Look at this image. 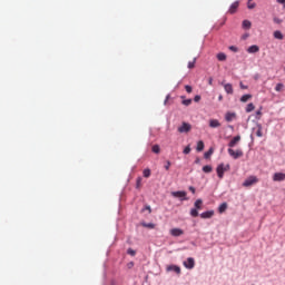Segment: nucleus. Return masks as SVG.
Listing matches in <instances>:
<instances>
[{
    "label": "nucleus",
    "instance_id": "c756f323",
    "mask_svg": "<svg viewBox=\"0 0 285 285\" xmlns=\"http://www.w3.org/2000/svg\"><path fill=\"white\" fill-rule=\"evenodd\" d=\"M142 176H144L146 179H148V177H150V168L144 169Z\"/></svg>",
    "mask_w": 285,
    "mask_h": 285
},
{
    "label": "nucleus",
    "instance_id": "2eb2a0df",
    "mask_svg": "<svg viewBox=\"0 0 285 285\" xmlns=\"http://www.w3.org/2000/svg\"><path fill=\"white\" fill-rule=\"evenodd\" d=\"M222 86H224V90L227 95H233V85L222 82Z\"/></svg>",
    "mask_w": 285,
    "mask_h": 285
},
{
    "label": "nucleus",
    "instance_id": "79ce46f5",
    "mask_svg": "<svg viewBox=\"0 0 285 285\" xmlns=\"http://www.w3.org/2000/svg\"><path fill=\"white\" fill-rule=\"evenodd\" d=\"M142 210H148L149 214L153 213L150 205H146Z\"/></svg>",
    "mask_w": 285,
    "mask_h": 285
},
{
    "label": "nucleus",
    "instance_id": "a878e982",
    "mask_svg": "<svg viewBox=\"0 0 285 285\" xmlns=\"http://www.w3.org/2000/svg\"><path fill=\"white\" fill-rule=\"evenodd\" d=\"M203 173H206V174L213 173V166H210V165L204 166L203 167Z\"/></svg>",
    "mask_w": 285,
    "mask_h": 285
},
{
    "label": "nucleus",
    "instance_id": "4d7b16f0",
    "mask_svg": "<svg viewBox=\"0 0 285 285\" xmlns=\"http://www.w3.org/2000/svg\"><path fill=\"white\" fill-rule=\"evenodd\" d=\"M129 266H134V263H129Z\"/></svg>",
    "mask_w": 285,
    "mask_h": 285
},
{
    "label": "nucleus",
    "instance_id": "423d86ee",
    "mask_svg": "<svg viewBox=\"0 0 285 285\" xmlns=\"http://www.w3.org/2000/svg\"><path fill=\"white\" fill-rule=\"evenodd\" d=\"M253 184H257L256 176H249L247 179L244 180L243 186L245 188H248V187L253 186Z\"/></svg>",
    "mask_w": 285,
    "mask_h": 285
},
{
    "label": "nucleus",
    "instance_id": "6e6552de",
    "mask_svg": "<svg viewBox=\"0 0 285 285\" xmlns=\"http://www.w3.org/2000/svg\"><path fill=\"white\" fill-rule=\"evenodd\" d=\"M190 124L188 122H183L180 127H178V132H190Z\"/></svg>",
    "mask_w": 285,
    "mask_h": 285
},
{
    "label": "nucleus",
    "instance_id": "f704fd0d",
    "mask_svg": "<svg viewBox=\"0 0 285 285\" xmlns=\"http://www.w3.org/2000/svg\"><path fill=\"white\" fill-rule=\"evenodd\" d=\"M282 88H284L283 83H277L275 87L276 92H281Z\"/></svg>",
    "mask_w": 285,
    "mask_h": 285
},
{
    "label": "nucleus",
    "instance_id": "bf43d9fd",
    "mask_svg": "<svg viewBox=\"0 0 285 285\" xmlns=\"http://www.w3.org/2000/svg\"><path fill=\"white\" fill-rule=\"evenodd\" d=\"M250 1H253V0H248V3H250Z\"/></svg>",
    "mask_w": 285,
    "mask_h": 285
},
{
    "label": "nucleus",
    "instance_id": "603ef678",
    "mask_svg": "<svg viewBox=\"0 0 285 285\" xmlns=\"http://www.w3.org/2000/svg\"><path fill=\"white\" fill-rule=\"evenodd\" d=\"M224 99V96L219 95L218 96V101H222Z\"/></svg>",
    "mask_w": 285,
    "mask_h": 285
},
{
    "label": "nucleus",
    "instance_id": "473e14b6",
    "mask_svg": "<svg viewBox=\"0 0 285 285\" xmlns=\"http://www.w3.org/2000/svg\"><path fill=\"white\" fill-rule=\"evenodd\" d=\"M193 104V99H184L183 106H190Z\"/></svg>",
    "mask_w": 285,
    "mask_h": 285
},
{
    "label": "nucleus",
    "instance_id": "f3484780",
    "mask_svg": "<svg viewBox=\"0 0 285 285\" xmlns=\"http://www.w3.org/2000/svg\"><path fill=\"white\" fill-rule=\"evenodd\" d=\"M219 126H222V122H219V120L217 119L209 120V128H219Z\"/></svg>",
    "mask_w": 285,
    "mask_h": 285
},
{
    "label": "nucleus",
    "instance_id": "49530a36",
    "mask_svg": "<svg viewBox=\"0 0 285 285\" xmlns=\"http://www.w3.org/2000/svg\"><path fill=\"white\" fill-rule=\"evenodd\" d=\"M189 190H190V193H193V195H195V193H196V189H195V187H193V186H189Z\"/></svg>",
    "mask_w": 285,
    "mask_h": 285
},
{
    "label": "nucleus",
    "instance_id": "8fccbe9b",
    "mask_svg": "<svg viewBox=\"0 0 285 285\" xmlns=\"http://www.w3.org/2000/svg\"><path fill=\"white\" fill-rule=\"evenodd\" d=\"M195 164H202V159L196 158V159H195Z\"/></svg>",
    "mask_w": 285,
    "mask_h": 285
},
{
    "label": "nucleus",
    "instance_id": "393cba45",
    "mask_svg": "<svg viewBox=\"0 0 285 285\" xmlns=\"http://www.w3.org/2000/svg\"><path fill=\"white\" fill-rule=\"evenodd\" d=\"M216 57H217L218 61H226V53H224V52L217 53Z\"/></svg>",
    "mask_w": 285,
    "mask_h": 285
},
{
    "label": "nucleus",
    "instance_id": "c03bdc74",
    "mask_svg": "<svg viewBox=\"0 0 285 285\" xmlns=\"http://www.w3.org/2000/svg\"><path fill=\"white\" fill-rule=\"evenodd\" d=\"M239 86H240L242 90H246V88H248V86L244 85V82H240Z\"/></svg>",
    "mask_w": 285,
    "mask_h": 285
},
{
    "label": "nucleus",
    "instance_id": "9d476101",
    "mask_svg": "<svg viewBox=\"0 0 285 285\" xmlns=\"http://www.w3.org/2000/svg\"><path fill=\"white\" fill-rule=\"evenodd\" d=\"M237 118V114L233 112V111H227L225 115V120L230 124V121H233V119Z\"/></svg>",
    "mask_w": 285,
    "mask_h": 285
},
{
    "label": "nucleus",
    "instance_id": "7c9ffc66",
    "mask_svg": "<svg viewBox=\"0 0 285 285\" xmlns=\"http://www.w3.org/2000/svg\"><path fill=\"white\" fill-rule=\"evenodd\" d=\"M196 62H197V58H194L193 61H189V62H188V68H189V69L195 68V63H196Z\"/></svg>",
    "mask_w": 285,
    "mask_h": 285
},
{
    "label": "nucleus",
    "instance_id": "864d4df0",
    "mask_svg": "<svg viewBox=\"0 0 285 285\" xmlns=\"http://www.w3.org/2000/svg\"><path fill=\"white\" fill-rule=\"evenodd\" d=\"M256 115H257V116L262 115V110H257V111H256Z\"/></svg>",
    "mask_w": 285,
    "mask_h": 285
},
{
    "label": "nucleus",
    "instance_id": "e433bc0d",
    "mask_svg": "<svg viewBox=\"0 0 285 285\" xmlns=\"http://www.w3.org/2000/svg\"><path fill=\"white\" fill-rule=\"evenodd\" d=\"M229 50L232 52H239V48L235 47V46H229Z\"/></svg>",
    "mask_w": 285,
    "mask_h": 285
},
{
    "label": "nucleus",
    "instance_id": "4468645a",
    "mask_svg": "<svg viewBox=\"0 0 285 285\" xmlns=\"http://www.w3.org/2000/svg\"><path fill=\"white\" fill-rule=\"evenodd\" d=\"M273 181H285L284 173H275L273 176Z\"/></svg>",
    "mask_w": 285,
    "mask_h": 285
},
{
    "label": "nucleus",
    "instance_id": "4be33fe9",
    "mask_svg": "<svg viewBox=\"0 0 285 285\" xmlns=\"http://www.w3.org/2000/svg\"><path fill=\"white\" fill-rule=\"evenodd\" d=\"M204 147H205L204 141H203V140H199V141L197 142V146H196L197 153H202V150H204Z\"/></svg>",
    "mask_w": 285,
    "mask_h": 285
},
{
    "label": "nucleus",
    "instance_id": "a18cd8bd",
    "mask_svg": "<svg viewBox=\"0 0 285 285\" xmlns=\"http://www.w3.org/2000/svg\"><path fill=\"white\" fill-rule=\"evenodd\" d=\"M168 99H170V94H168V95L166 96V98H165V101H164L165 106H166V104H168Z\"/></svg>",
    "mask_w": 285,
    "mask_h": 285
},
{
    "label": "nucleus",
    "instance_id": "1a4fd4ad",
    "mask_svg": "<svg viewBox=\"0 0 285 285\" xmlns=\"http://www.w3.org/2000/svg\"><path fill=\"white\" fill-rule=\"evenodd\" d=\"M237 8H239V1L236 0L233 2L228 9L229 14H235L237 12Z\"/></svg>",
    "mask_w": 285,
    "mask_h": 285
},
{
    "label": "nucleus",
    "instance_id": "0eeeda50",
    "mask_svg": "<svg viewBox=\"0 0 285 285\" xmlns=\"http://www.w3.org/2000/svg\"><path fill=\"white\" fill-rule=\"evenodd\" d=\"M239 141H242V136L237 135L228 142V147L233 149Z\"/></svg>",
    "mask_w": 285,
    "mask_h": 285
},
{
    "label": "nucleus",
    "instance_id": "2f4dec72",
    "mask_svg": "<svg viewBox=\"0 0 285 285\" xmlns=\"http://www.w3.org/2000/svg\"><path fill=\"white\" fill-rule=\"evenodd\" d=\"M142 226L145 228H150V229L155 228V224H153V223H142Z\"/></svg>",
    "mask_w": 285,
    "mask_h": 285
},
{
    "label": "nucleus",
    "instance_id": "39448f33",
    "mask_svg": "<svg viewBox=\"0 0 285 285\" xmlns=\"http://www.w3.org/2000/svg\"><path fill=\"white\" fill-rule=\"evenodd\" d=\"M166 271L167 273H176V275H181V267H179V265H168Z\"/></svg>",
    "mask_w": 285,
    "mask_h": 285
},
{
    "label": "nucleus",
    "instance_id": "052dcab7",
    "mask_svg": "<svg viewBox=\"0 0 285 285\" xmlns=\"http://www.w3.org/2000/svg\"><path fill=\"white\" fill-rule=\"evenodd\" d=\"M229 128H233V126H229Z\"/></svg>",
    "mask_w": 285,
    "mask_h": 285
},
{
    "label": "nucleus",
    "instance_id": "09e8293b",
    "mask_svg": "<svg viewBox=\"0 0 285 285\" xmlns=\"http://www.w3.org/2000/svg\"><path fill=\"white\" fill-rule=\"evenodd\" d=\"M277 3H279L281 6H284L285 0H276Z\"/></svg>",
    "mask_w": 285,
    "mask_h": 285
},
{
    "label": "nucleus",
    "instance_id": "c9c22d12",
    "mask_svg": "<svg viewBox=\"0 0 285 285\" xmlns=\"http://www.w3.org/2000/svg\"><path fill=\"white\" fill-rule=\"evenodd\" d=\"M184 155H190V145H188L187 147H185V149L183 150Z\"/></svg>",
    "mask_w": 285,
    "mask_h": 285
},
{
    "label": "nucleus",
    "instance_id": "f257e3e1",
    "mask_svg": "<svg viewBox=\"0 0 285 285\" xmlns=\"http://www.w3.org/2000/svg\"><path fill=\"white\" fill-rule=\"evenodd\" d=\"M227 170H230V165H224V163L219 164L216 168L217 177L219 179H224V173H227Z\"/></svg>",
    "mask_w": 285,
    "mask_h": 285
},
{
    "label": "nucleus",
    "instance_id": "9b49d317",
    "mask_svg": "<svg viewBox=\"0 0 285 285\" xmlns=\"http://www.w3.org/2000/svg\"><path fill=\"white\" fill-rule=\"evenodd\" d=\"M215 215V210L210 209L200 214L202 219H210Z\"/></svg>",
    "mask_w": 285,
    "mask_h": 285
},
{
    "label": "nucleus",
    "instance_id": "7ed1b4c3",
    "mask_svg": "<svg viewBox=\"0 0 285 285\" xmlns=\"http://www.w3.org/2000/svg\"><path fill=\"white\" fill-rule=\"evenodd\" d=\"M227 153L229 157H233V159H239V157H244V151H242V149H237L235 151L232 148H228Z\"/></svg>",
    "mask_w": 285,
    "mask_h": 285
},
{
    "label": "nucleus",
    "instance_id": "3c124183",
    "mask_svg": "<svg viewBox=\"0 0 285 285\" xmlns=\"http://www.w3.org/2000/svg\"><path fill=\"white\" fill-rule=\"evenodd\" d=\"M208 83L209 86H213V78H209Z\"/></svg>",
    "mask_w": 285,
    "mask_h": 285
},
{
    "label": "nucleus",
    "instance_id": "a211bd4d",
    "mask_svg": "<svg viewBox=\"0 0 285 285\" xmlns=\"http://www.w3.org/2000/svg\"><path fill=\"white\" fill-rule=\"evenodd\" d=\"M227 208H228V203H223L218 207V213L222 215V214L226 213Z\"/></svg>",
    "mask_w": 285,
    "mask_h": 285
},
{
    "label": "nucleus",
    "instance_id": "72a5a7b5",
    "mask_svg": "<svg viewBox=\"0 0 285 285\" xmlns=\"http://www.w3.org/2000/svg\"><path fill=\"white\" fill-rule=\"evenodd\" d=\"M127 255H131V257H135V255H137V252H135V249L129 248L127 249Z\"/></svg>",
    "mask_w": 285,
    "mask_h": 285
},
{
    "label": "nucleus",
    "instance_id": "37998d69",
    "mask_svg": "<svg viewBox=\"0 0 285 285\" xmlns=\"http://www.w3.org/2000/svg\"><path fill=\"white\" fill-rule=\"evenodd\" d=\"M273 21H274V23H278V24L282 23V19H279V18H274Z\"/></svg>",
    "mask_w": 285,
    "mask_h": 285
},
{
    "label": "nucleus",
    "instance_id": "b1692460",
    "mask_svg": "<svg viewBox=\"0 0 285 285\" xmlns=\"http://www.w3.org/2000/svg\"><path fill=\"white\" fill-rule=\"evenodd\" d=\"M214 151L215 150L213 149V147H210L209 150L204 154V158L205 159H210Z\"/></svg>",
    "mask_w": 285,
    "mask_h": 285
},
{
    "label": "nucleus",
    "instance_id": "f03ea898",
    "mask_svg": "<svg viewBox=\"0 0 285 285\" xmlns=\"http://www.w3.org/2000/svg\"><path fill=\"white\" fill-rule=\"evenodd\" d=\"M187 193L184 190L178 191H171V197H175L176 199H179L180 202H188V198L186 197Z\"/></svg>",
    "mask_w": 285,
    "mask_h": 285
},
{
    "label": "nucleus",
    "instance_id": "bb28decb",
    "mask_svg": "<svg viewBox=\"0 0 285 285\" xmlns=\"http://www.w3.org/2000/svg\"><path fill=\"white\" fill-rule=\"evenodd\" d=\"M255 110V105L253 102H249L246 107V112H253Z\"/></svg>",
    "mask_w": 285,
    "mask_h": 285
},
{
    "label": "nucleus",
    "instance_id": "a19ab883",
    "mask_svg": "<svg viewBox=\"0 0 285 285\" xmlns=\"http://www.w3.org/2000/svg\"><path fill=\"white\" fill-rule=\"evenodd\" d=\"M165 170H170V160L166 161Z\"/></svg>",
    "mask_w": 285,
    "mask_h": 285
},
{
    "label": "nucleus",
    "instance_id": "412c9836",
    "mask_svg": "<svg viewBox=\"0 0 285 285\" xmlns=\"http://www.w3.org/2000/svg\"><path fill=\"white\" fill-rule=\"evenodd\" d=\"M202 204H204V200L202 198H198L195 203L194 206L197 210H202Z\"/></svg>",
    "mask_w": 285,
    "mask_h": 285
},
{
    "label": "nucleus",
    "instance_id": "13d9d810",
    "mask_svg": "<svg viewBox=\"0 0 285 285\" xmlns=\"http://www.w3.org/2000/svg\"><path fill=\"white\" fill-rule=\"evenodd\" d=\"M181 99H186V97H185V96H181Z\"/></svg>",
    "mask_w": 285,
    "mask_h": 285
},
{
    "label": "nucleus",
    "instance_id": "de8ad7c7",
    "mask_svg": "<svg viewBox=\"0 0 285 285\" xmlns=\"http://www.w3.org/2000/svg\"><path fill=\"white\" fill-rule=\"evenodd\" d=\"M140 184H141V177L137 178V188H139Z\"/></svg>",
    "mask_w": 285,
    "mask_h": 285
},
{
    "label": "nucleus",
    "instance_id": "5701e85b",
    "mask_svg": "<svg viewBox=\"0 0 285 285\" xmlns=\"http://www.w3.org/2000/svg\"><path fill=\"white\" fill-rule=\"evenodd\" d=\"M274 39H279V40L284 39V35L282 33V31L279 30L274 31Z\"/></svg>",
    "mask_w": 285,
    "mask_h": 285
},
{
    "label": "nucleus",
    "instance_id": "c85d7f7f",
    "mask_svg": "<svg viewBox=\"0 0 285 285\" xmlns=\"http://www.w3.org/2000/svg\"><path fill=\"white\" fill-rule=\"evenodd\" d=\"M153 153H155L156 155H159V153L161 151V148H159V145H154L151 148Z\"/></svg>",
    "mask_w": 285,
    "mask_h": 285
},
{
    "label": "nucleus",
    "instance_id": "6e6d98bb",
    "mask_svg": "<svg viewBox=\"0 0 285 285\" xmlns=\"http://www.w3.org/2000/svg\"><path fill=\"white\" fill-rule=\"evenodd\" d=\"M248 37V35H245V36H243V39H246Z\"/></svg>",
    "mask_w": 285,
    "mask_h": 285
},
{
    "label": "nucleus",
    "instance_id": "ea45409f",
    "mask_svg": "<svg viewBox=\"0 0 285 285\" xmlns=\"http://www.w3.org/2000/svg\"><path fill=\"white\" fill-rule=\"evenodd\" d=\"M194 101L197 104L198 101H202V96H199V95H196L195 97H194Z\"/></svg>",
    "mask_w": 285,
    "mask_h": 285
},
{
    "label": "nucleus",
    "instance_id": "58836bf2",
    "mask_svg": "<svg viewBox=\"0 0 285 285\" xmlns=\"http://www.w3.org/2000/svg\"><path fill=\"white\" fill-rule=\"evenodd\" d=\"M255 6H257L255 2H248V4H247V8H248V10H253V8H255Z\"/></svg>",
    "mask_w": 285,
    "mask_h": 285
},
{
    "label": "nucleus",
    "instance_id": "5fc2aeb1",
    "mask_svg": "<svg viewBox=\"0 0 285 285\" xmlns=\"http://www.w3.org/2000/svg\"><path fill=\"white\" fill-rule=\"evenodd\" d=\"M250 139L252 141H255V137L253 135H250Z\"/></svg>",
    "mask_w": 285,
    "mask_h": 285
},
{
    "label": "nucleus",
    "instance_id": "4c0bfd02",
    "mask_svg": "<svg viewBox=\"0 0 285 285\" xmlns=\"http://www.w3.org/2000/svg\"><path fill=\"white\" fill-rule=\"evenodd\" d=\"M185 90H186V92L190 94V92H193V87L189 85H186Z\"/></svg>",
    "mask_w": 285,
    "mask_h": 285
},
{
    "label": "nucleus",
    "instance_id": "6ab92c4d",
    "mask_svg": "<svg viewBox=\"0 0 285 285\" xmlns=\"http://www.w3.org/2000/svg\"><path fill=\"white\" fill-rule=\"evenodd\" d=\"M248 99H253V95L250 94H245L240 97V101L242 104H246V101H248Z\"/></svg>",
    "mask_w": 285,
    "mask_h": 285
},
{
    "label": "nucleus",
    "instance_id": "cd10ccee",
    "mask_svg": "<svg viewBox=\"0 0 285 285\" xmlns=\"http://www.w3.org/2000/svg\"><path fill=\"white\" fill-rule=\"evenodd\" d=\"M190 216L191 217H199V212L197 208H191L190 209Z\"/></svg>",
    "mask_w": 285,
    "mask_h": 285
},
{
    "label": "nucleus",
    "instance_id": "ddd939ff",
    "mask_svg": "<svg viewBox=\"0 0 285 285\" xmlns=\"http://www.w3.org/2000/svg\"><path fill=\"white\" fill-rule=\"evenodd\" d=\"M170 235L173 237H181V235H184V230L181 228H173L170 229Z\"/></svg>",
    "mask_w": 285,
    "mask_h": 285
},
{
    "label": "nucleus",
    "instance_id": "20e7f679",
    "mask_svg": "<svg viewBox=\"0 0 285 285\" xmlns=\"http://www.w3.org/2000/svg\"><path fill=\"white\" fill-rule=\"evenodd\" d=\"M183 266H185V268L188 271H193V268H195V258L188 257L186 261H184Z\"/></svg>",
    "mask_w": 285,
    "mask_h": 285
},
{
    "label": "nucleus",
    "instance_id": "dca6fc26",
    "mask_svg": "<svg viewBox=\"0 0 285 285\" xmlns=\"http://www.w3.org/2000/svg\"><path fill=\"white\" fill-rule=\"evenodd\" d=\"M259 50V46L257 45H252L247 48V52L249 55H255V52H257Z\"/></svg>",
    "mask_w": 285,
    "mask_h": 285
},
{
    "label": "nucleus",
    "instance_id": "f8f14e48",
    "mask_svg": "<svg viewBox=\"0 0 285 285\" xmlns=\"http://www.w3.org/2000/svg\"><path fill=\"white\" fill-rule=\"evenodd\" d=\"M252 130L253 132L256 131V137H264V134L262 132L263 130L262 124H256V127H254Z\"/></svg>",
    "mask_w": 285,
    "mask_h": 285
},
{
    "label": "nucleus",
    "instance_id": "aec40b11",
    "mask_svg": "<svg viewBox=\"0 0 285 285\" xmlns=\"http://www.w3.org/2000/svg\"><path fill=\"white\" fill-rule=\"evenodd\" d=\"M242 26L244 30H250V27L253 26V23L249 20H244Z\"/></svg>",
    "mask_w": 285,
    "mask_h": 285
}]
</instances>
